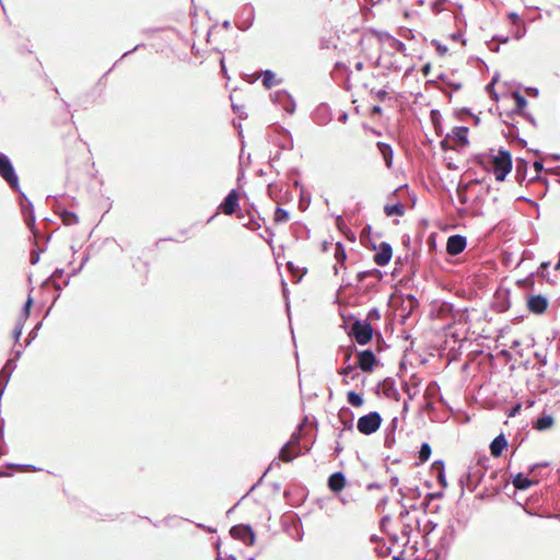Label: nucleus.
<instances>
[{"mask_svg":"<svg viewBox=\"0 0 560 560\" xmlns=\"http://www.w3.org/2000/svg\"><path fill=\"white\" fill-rule=\"evenodd\" d=\"M455 538H456V528L453 523H448L444 527L443 533H442L435 548L429 551V555H431L430 560L445 559L451 546L455 541Z\"/></svg>","mask_w":560,"mask_h":560,"instance_id":"nucleus-1","label":"nucleus"},{"mask_svg":"<svg viewBox=\"0 0 560 560\" xmlns=\"http://www.w3.org/2000/svg\"><path fill=\"white\" fill-rule=\"evenodd\" d=\"M353 325L349 329V336L354 339L360 346H365L371 342L374 336L373 327L368 320H362L352 316Z\"/></svg>","mask_w":560,"mask_h":560,"instance_id":"nucleus-2","label":"nucleus"},{"mask_svg":"<svg viewBox=\"0 0 560 560\" xmlns=\"http://www.w3.org/2000/svg\"><path fill=\"white\" fill-rule=\"evenodd\" d=\"M501 152L512 155L509 150L500 148L497 153H494V149H490L489 152L474 154L471 160L485 170L490 171L492 166L501 165L503 161H506V158H503Z\"/></svg>","mask_w":560,"mask_h":560,"instance_id":"nucleus-3","label":"nucleus"},{"mask_svg":"<svg viewBox=\"0 0 560 560\" xmlns=\"http://www.w3.org/2000/svg\"><path fill=\"white\" fill-rule=\"evenodd\" d=\"M0 177L11 189H19V176L11 159L0 152Z\"/></svg>","mask_w":560,"mask_h":560,"instance_id":"nucleus-4","label":"nucleus"},{"mask_svg":"<svg viewBox=\"0 0 560 560\" xmlns=\"http://www.w3.org/2000/svg\"><path fill=\"white\" fill-rule=\"evenodd\" d=\"M382 421L383 418L378 411H370L358 419L357 429L364 435H371L381 428Z\"/></svg>","mask_w":560,"mask_h":560,"instance_id":"nucleus-5","label":"nucleus"},{"mask_svg":"<svg viewBox=\"0 0 560 560\" xmlns=\"http://www.w3.org/2000/svg\"><path fill=\"white\" fill-rule=\"evenodd\" d=\"M485 477V469L481 467H468V470L459 478L462 487L460 497L464 495V489L475 491Z\"/></svg>","mask_w":560,"mask_h":560,"instance_id":"nucleus-6","label":"nucleus"},{"mask_svg":"<svg viewBox=\"0 0 560 560\" xmlns=\"http://www.w3.org/2000/svg\"><path fill=\"white\" fill-rule=\"evenodd\" d=\"M236 212H238V218H244L240 207V192L237 189H231L219 205L217 213L232 215Z\"/></svg>","mask_w":560,"mask_h":560,"instance_id":"nucleus-7","label":"nucleus"},{"mask_svg":"<svg viewBox=\"0 0 560 560\" xmlns=\"http://www.w3.org/2000/svg\"><path fill=\"white\" fill-rule=\"evenodd\" d=\"M230 535L237 540H241L246 546L255 544L256 535L249 524H237L231 527Z\"/></svg>","mask_w":560,"mask_h":560,"instance_id":"nucleus-8","label":"nucleus"},{"mask_svg":"<svg viewBox=\"0 0 560 560\" xmlns=\"http://www.w3.org/2000/svg\"><path fill=\"white\" fill-rule=\"evenodd\" d=\"M270 100L273 104L280 105L290 115L295 112V101L287 90H278L271 93Z\"/></svg>","mask_w":560,"mask_h":560,"instance_id":"nucleus-9","label":"nucleus"},{"mask_svg":"<svg viewBox=\"0 0 560 560\" xmlns=\"http://www.w3.org/2000/svg\"><path fill=\"white\" fill-rule=\"evenodd\" d=\"M358 362L357 366L363 372H373L375 365L380 363L375 353L371 349L357 351Z\"/></svg>","mask_w":560,"mask_h":560,"instance_id":"nucleus-10","label":"nucleus"},{"mask_svg":"<svg viewBox=\"0 0 560 560\" xmlns=\"http://www.w3.org/2000/svg\"><path fill=\"white\" fill-rule=\"evenodd\" d=\"M526 305L530 313L535 315H541L547 311L549 301L546 295L529 294L526 298Z\"/></svg>","mask_w":560,"mask_h":560,"instance_id":"nucleus-11","label":"nucleus"},{"mask_svg":"<svg viewBox=\"0 0 560 560\" xmlns=\"http://www.w3.org/2000/svg\"><path fill=\"white\" fill-rule=\"evenodd\" d=\"M467 246V238L460 234H453L448 236L446 242V253L451 256L462 254Z\"/></svg>","mask_w":560,"mask_h":560,"instance_id":"nucleus-12","label":"nucleus"},{"mask_svg":"<svg viewBox=\"0 0 560 560\" xmlns=\"http://www.w3.org/2000/svg\"><path fill=\"white\" fill-rule=\"evenodd\" d=\"M393 257V247L388 242H381L377 252L373 256V261L380 266L385 267L389 264Z\"/></svg>","mask_w":560,"mask_h":560,"instance_id":"nucleus-13","label":"nucleus"},{"mask_svg":"<svg viewBox=\"0 0 560 560\" xmlns=\"http://www.w3.org/2000/svg\"><path fill=\"white\" fill-rule=\"evenodd\" d=\"M20 207H21V212L23 214L26 226L31 230V232L33 233L35 238H37V235L39 232L36 229V224H35V211H34L33 202L31 200H28V201H25L24 203L20 205Z\"/></svg>","mask_w":560,"mask_h":560,"instance_id":"nucleus-14","label":"nucleus"},{"mask_svg":"<svg viewBox=\"0 0 560 560\" xmlns=\"http://www.w3.org/2000/svg\"><path fill=\"white\" fill-rule=\"evenodd\" d=\"M331 118V109L327 103L319 104L312 113V119L318 126H326Z\"/></svg>","mask_w":560,"mask_h":560,"instance_id":"nucleus-15","label":"nucleus"},{"mask_svg":"<svg viewBox=\"0 0 560 560\" xmlns=\"http://www.w3.org/2000/svg\"><path fill=\"white\" fill-rule=\"evenodd\" d=\"M501 155L503 158H506V161H503L501 165H495L493 167V174L495 177V180L498 182H504L506 176L511 173L513 168V159L512 155H506L505 152H501Z\"/></svg>","mask_w":560,"mask_h":560,"instance_id":"nucleus-16","label":"nucleus"},{"mask_svg":"<svg viewBox=\"0 0 560 560\" xmlns=\"http://www.w3.org/2000/svg\"><path fill=\"white\" fill-rule=\"evenodd\" d=\"M347 479L342 471L332 472L327 480V487L332 493H339L343 490Z\"/></svg>","mask_w":560,"mask_h":560,"instance_id":"nucleus-17","label":"nucleus"},{"mask_svg":"<svg viewBox=\"0 0 560 560\" xmlns=\"http://www.w3.org/2000/svg\"><path fill=\"white\" fill-rule=\"evenodd\" d=\"M338 418L341 424L343 425L342 431L339 433V436H341L342 432L346 430L352 431L353 429V421H354V413L349 407H341L338 412Z\"/></svg>","mask_w":560,"mask_h":560,"instance_id":"nucleus-18","label":"nucleus"},{"mask_svg":"<svg viewBox=\"0 0 560 560\" xmlns=\"http://www.w3.org/2000/svg\"><path fill=\"white\" fill-rule=\"evenodd\" d=\"M310 451V447H305V450H300L296 452H292L290 447V442H287L282 445L279 451V459L284 463H291L298 456H301Z\"/></svg>","mask_w":560,"mask_h":560,"instance_id":"nucleus-19","label":"nucleus"},{"mask_svg":"<svg viewBox=\"0 0 560 560\" xmlns=\"http://www.w3.org/2000/svg\"><path fill=\"white\" fill-rule=\"evenodd\" d=\"M65 275V270L62 268H56L55 271L42 283V287L52 285L57 290V294L54 299V302L57 301L60 296V291L62 287L57 282L58 279L62 278Z\"/></svg>","mask_w":560,"mask_h":560,"instance_id":"nucleus-20","label":"nucleus"},{"mask_svg":"<svg viewBox=\"0 0 560 560\" xmlns=\"http://www.w3.org/2000/svg\"><path fill=\"white\" fill-rule=\"evenodd\" d=\"M509 443L503 433L497 435L490 443L491 455L495 458L500 457L503 451L508 447Z\"/></svg>","mask_w":560,"mask_h":560,"instance_id":"nucleus-21","label":"nucleus"},{"mask_svg":"<svg viewBox=\"0 0 560 560\" xmlns=\"http://www.w3.org/2000/svg\"><path fill=\"white\" fill-rule=\"evenodd\" d=\"M54 208H55L56 212L59 214V217L62 220L63 224L72 225V224H77L79 222L78 214L72 212V211H70V210L61 208L59 206L57 199H56V205H54Z\"/></svg>","mask_w":560,"mask_h":560,"instance_id":"nucleus-22","label":"nucleus"},{"mask_svg":"<svg viewBox=\"0 0 560 560\" xmlns=\"http://www.w3.org/2000/svg\"><path fill=\"white\" fill-rule=\"evenodd\" d=\"M376 148L382 155L384 163L387 168H390L393 166V160H394V150L389 143L378 141L376 142Z\"/></svg>","mask_w":560,"mask_h":560,"instance_id":"nucleus-23","label":"nucleus"},{"mask_svg":"<svg viewBox=\"0 0 560 560\" xmlns=\"http://www.w3.org/2000/svg\"><path fill=\"white\" fill-rule=\"evenodd\" d=\"M468 132V127L456 126L453 128L452 133H448L447 137H452L453 140L457 141L462 147H467L469 144Z\"/></svg>","mask_w":560,"mask_h":560,"instance_id":"nucleus-24","label":"nucleus"},{"mask_svg":"<svg viewBox=\"0 0 560 560\" xmlns=\"http://www.w3.org/2000/svg\"><path fill=\"white\" fill-rule=\"evenodd\" d=\"M513 97H514V101H515V107L514 109L508 114L509 117H513L514 115H518L521 116L522 114H524L526 110V106L528 104L526 97L520 92V91H514L512 93Z\"/></svg>","mask_w":560,"mask_h":560,"instance_id":"nucleus-25","label":"nucleus"},{"mask_svg":"<svg viewBox=\"0 0 560 560\" xmlns=\"http://www.w3.org/2000/svg\"><path fill=\"white\" fill-rule=\"evenodd\" d=\"M512 482L515 488L514 495L516 494V490H527L530 486L537 483V481L528 478V476L524 472H517L513 477Z\"/></svg>","mask_w":560,"mask_h":560,"instance_id":"nucleus-26","label":"nucleus"},{"mask_svg":"<svg viewBox=\"0 0 560 560\" xmlns=\"http://www.w3.org/2000/svg\"><path fill=\"white\" fill-rule=\"evenodd\" d=\"M555 423V419L549 413H541L536 420L533 422V429L537 431H546L550 429Z\"/></svg>","mask_w":560,"mask_h":560,"instance_id":"nucleus-27","label":"nucleus"},{"mask_svg":"<svg viewBox=\"0 0 560 560\" xmlns=\"http://www.w3.org/2000/svg\"><path fill=\"white\" fill-rule=\"evenodd\" d=\"M511 306V303H510V291L506 290L502 293H498L495 295V300L493 302V307L502 313V312H505L506 310H509Z\"/></svg>","mask_w":560,"mask_h":560,"instance_id":"nucleus-28","label":"nucleus"},{"mask_svg":"<svg viewBox=\"0 0 560 560\" xmlns=\"http://www.w3.org/2000/svg\"><path fill=\"white\" fill-rule=\"evenodd\" d=\"M508 132L504 133V137L510 141V142H516L517 144H520L522 148H525L527 145V141L523 138L520 137L518 135V128L515 124L511 122L508 125Z\"/></svg>","mask_w":560,"mask_h":560,"instance_id":"nucleus-29","label":"nucleus"},{"mask_svg":"<svg viewBox=\"0 0 560 560\" xmlns=\"http://www.w3.org/2000/svg\"><path fill=\"white\" fill-rule=\"evenodd\" d=\"M432 469L436 470V481L442 488L447 487V480L445 475L444 462L442 459L434 460L432 463Z\"/></svg>","mask_w":560,"mask_h":560,"instance_id":"nucleus-30","label":"nucleus"},{"mask_svg":"<svg viewBox=\"0 0 560 560\" xmlns=\"http://www.w3.org/2000/svg\"><path fill=\"white\" fill-rule=\"evenodd\" d=\"M527 166V160L523 158H516L515 178L518 184H523V182L526 179Z\"/></svg>","mask_w":560,"mask_h":560,"instance_id":"nucleus-31","label":"nucleus"},{"mask_svg":"<svg viewBox=\"0 0 560 560\" xmlns=\"http://www.w3.org/2000/svg\"><path fill=\"white\" fill-rule=\"evenodd\" d=\"M384 277L383 271H381L378 268H372L369 270L359 271L357 273V281L363 282L366 278H374L376 281H381Z\"/></svg>","mask_w":560,"mask_h":560,"instance_id":"nucleus-32","label":"nucleus"},{"mask_svg":"<svg viewBox=\"0 0 560 560\" xmlns=\"http://www.w3.org/2000/svg\"><path fill=\"white\" fill-rule=\"evenodd\" d=\"M383 384H384V394H385V396L388 397V398H393V399L398 400L400 395H399V392H398V389L396 387L394 378L386 377L383 381Z\"/></svg>","mask_w":560,"mask_h":560,"instance_id":"nucleus-33","label":"nucleus"},{"mask_svg":"<svg viewBox=\"0 0 560 560\" xmlns=\"http://www.w3.org/2000/svg\"><path fill=\"white\" fill-rule=\"evenodd\" d=\"M384 212L387 217H402L405 214V206L400 201L395 203H387L384 207Z\"/></svg>","mask_w":560,"mask_h":560,"instance_id":"nucleus-34","label":"nucleus"},{"mask_svg":"<svg viewBox=\"0 0 560 560\" xmlns=\"http://www.w3.org/2000/svg\"><path fill=\"white\" fill-rule=\"evenodd\" d=\"M355 369H359V368L357 366V364L348 363V364H345V365H343V366L338 371V373H339L340 375H342V376H343L342 382H343L345 384H347V385L349 384L348 377H351V380H354L357 376H359V374H358V373H354Z\"/></svg>","mask_w":560,"mask_h":560,"instance_id":"nucleus-35","label":"nucleus"},{"mask_svg":"<svg viewBox=\"0 0 560 560\" xmlns=\"http://www.w3.org/2000/svg\"><path fill=\"white\" fill-rule=\"evenodd\" d=\"M261 78H262V85L267 90L271 89L272 86H275L281 82V80H276V74L270 69L264 70L261 72Z\"/></svg>","mask_w":560,"mask_h":560,"instance_id":"nucleus-36","label":"nucleus"},{"mask_svg":"<svg viewBox=\"0 0 560 560\" xmlns=\"http://www.w3.org/2000/svg\"><path fill=\"white\" fill-rule=\"evenodd\" d=\"M432 454L431 445L428 442H423L420 445V448L418 451V463L417 465L424 464L427 460H429L430 456Z\"/></svg>","mask_w":560,"mask_h":560,"instance_id":"nucleus-37","label":"nucleus"},{"mask_svg":"<svg viewBox=\"0 0 560 560\" xmlns=\"http://www.w3.org/2000/svg\"><path fill=\"white\" fill-rule=\"evenodd\" d=\"M420 252H421L420 247L419 248H415L411 254H406L405 257H404L406 262H410V273L412 276L416 275V272H417L418 264L416 262V260L419 259Z\"/></svg>","mask_w":560,"mask_h":560,"instance_id":"nucleus-38","label":"nucleus"},{"mask_svg":"<svg viewBox=\"0 0 560 560\" xmlns=\"http://www.w3.org/2000/svg\"><path fill=\"white\" fill-rule=\"evenodd\" d=\"M347 401L352 407L359 408V407L363 406L364 398H363L362 394L357 393L355 390H349L347 393Z\"/></svg>","mask_w":560,"mask_h":560,"instance_id":"nucleus-39","label":"nucleus"},{"mask_svg":"<svg viewBox=\"0 0 560 560\" xmlns=\"http://www.w3.org/2000/svg\"><path fill=\"white\" fill-rule=\"evenodd\" d=\"M334 256L337 262H339L343 268H346L345 262L347 260V252L345 245L341 242L336 243Z\"/></svg>","mask_w":560,"mask_h":560,"instance_id":"nucleus-40","label":"nucleus"},{"mask_svg":"<svg viewBox=\"0 0 560 560\" xmlns=\"http://www.w3.org/2000/svg\"><path fill=\"white\" fill-rule=\"evenodd\" d=\"M533 168L536 175L530 179V182H544L545 184H547V178L541 176V173L545 171L544 163L540 160H536L533 163Z\"/></svg>","mask_w":560,"mask_h":560,"instance_id":"nucleus-41","label":"nucleus"},{"mask_svg":"<svg viewBox=\"0 0 560 560\" xmlns=\"http://www.w3.org/2000/svg\"><path fill=\"white\" fill-rule=\"evenodd\" d=\"M311 200H312L311 194L304 187H301L299 209L301 211H305L308 208Z\"/></svg>","mask_w":560,"mask_h":560,"instance_id":"nucleus-42","label":"nucleus"},{"mask_svg":"<svg viewBox=\"0 0 560 560\" xmlns=\"http://www.w3.org/2000/svg\"><path fill=\"white\" fill-rule=\"evenodd\" d=\"M430 120L438 133L442 132V115L439 109L430 110Z\"/></svg>","mask_w":560,"mask_h":560,"instance_id":"nucleus-43","label":"nucleus"},{"mask_svg":"<svg viewBox=\"0 0 560 560\" xmlns=\"http://www.w3.org/2000/svg\"><path fill=\"white\" fill-rule=\"evenodd\" d=\"M290 219V212L281 207H277L273 214V221L277 224L285 223Z\"/></svg>","mask_w":560,"mask_h":560,"instance_id":"nucleus-44","label":"nucleus"},{"mask_svg":"<svg viewBox=\"0 0 560 560\" xmlns=\"http://www.w3.org/2000/svg\"><path fill=\"white\" fill-rule=\"evenodd\" d=\"M15 368H16V362L14 359H9L5 362V364L3 365L2 370H1L2 374H4V373L7 374L3 384H5V385L8 384L9 380L11 377V374L15 370Z\"/></svg>","mask_w":560,"mask_h":560,"instance_id":"nucleus-45","label":"nucleus"},{"mask_svg":"<svg viewBox=\"0 0 560 560\" xmlns=\"http://www.w3.org/2000/svg\"><path fill=\"white\" fill-rule=\"evenodd\" d=\"M535 272H530L525 278L517 280V285L523 287L529 290H534L535 288V281H534Z\"/></svg>","mask_w":560,"mask_h":560,"instance_id":"nucleus-46","label":"nucleus"},{"mask_svg":"<svg viewBox=\"0 0 560 560\" xmlns=\"http://www.w3.org/2000/svg\"><path fill=\"white\" fill-rule=\"evenodd\" d=\"M247 214H248V221L244 223V226L252 231L259 230L260 223L258 222L256 214L250 211H247Z\"/></svg>","mask_w":560,"mask_h":560,"instance_id":"nucleus-47","label":"nucleus"},{"mask_svg":"<svg viewBox=\"0 0 560 560\" xmlns=\"http://www.w3.org/2000/svg\"><path fill=\"white\" fill-rule=\"evenodd\" d=\"M280 129H281V133H283L288 139L287 142L279 143L280 149L292 150L293 149V138H292L291 132L283 127H280Z\"/></svg>","mask_w":560,"mask_h":560,"instance_id":"nucleus-48","label":"nucleus"},{"mask_svg":"<svg viewBox=\"0 0 560 560\" xmlns=\"http://www.w3.org/2000/svg\"><path fill=\"white\" fill-rule=\"evenodd\" d=\"M444 493L443 491H436V492H429L427 493L423 502H422V506L424 509V511L428 509V506L430 505L431 501H434V500H438V499H441L443 498Z\"/></svg>","mask_w":560,"mask_h":560,"instance_id":"nucleus-49","label":"nucleus"},{"mask_svg":"<svg viewBox=\"0 0 560 560\" xmlns=\"http://www.w3.org/2000/svg\"><path fill=\"white\" fill-rule=\"evenodd\" d=\"M527 28L524 22L514 25L513 37L517 40L522 39L526 35Z\"/></svg>","mask_w":560,"mask_h":560,"instance_id":"nucleus-50","label":"nucleus"},{"mask_svg":"<svg viewBox=\"0 0 560 560\" xmlns=\"http://www.w3.org/2000/svg\"><path fill=\"white\" fill-rule=\"evenodd\" d=\"M46 250V247H38L37 244H35V248L31 252L30 262L32 265H36L39 261L40 254Z\"/></svg>","mask_w":560,"mask_h":560,"instance_id":"nucleus-51","label":"nucleus"},{"mask_svg":"<svg viewBox=\"0 0 560 560\" xmlns=\"http://www.w3.org/2000/svg\"><path fill=\"white\" fill-rule=\"evenodd\" d=\"M418 385H419V382H417L415 384L413 388H412L407 382H404L402 390L407 394L408 400L413 399L415 396L417 395V393H418V390H417Z\"/></svg>","mask_w":560,"mask_h":560,"instance_id":"nucleus-52","label":"nucleus"},{"mask_svg":"<svg viewBox=\"0 0 560 560\" xmlns=\"http://www.w3.org/2000/svg\"><path fill=\"white\" fill-rule=\"evenodd\" d=\"M454 115L458 120H465L467 117L474 116V113L469 107H462L456 109Z\"/></svg>","mask_w":560,"mask_h":560,"instance_id":"nucleus-53","label":"nucleus"},{"mask_svg":"<svg viewBox=\"0 0 560 560\" xmlns=\"http://www.w3.org/2000/svg\"><path fill=\"white\" fill-rule=\"evenodd\" d=\"M24 324L25 323H23L22 320H16V323H15V327L12 331V338L14 339L15 342H19V340L22 336Z\"/></svg>","mask_w":560,"mask_h":560,"instance_id":"nucleus-54","label":"nucleus"},{"mask_svg":"<svg viewBox=\"0 0 560 560\" xmlns=\"http://www.w3.org/2000/svg\"><path fill=\"white\" fill-rule=\"evenodd\" d=\"M488 463H489V457L487 455L482 454V455H479L477 457L476 463L470 466L471 467H481L482 469H485V474H486L487 469H488Z\"/></svg>","mask_w":560,"mask_h":560,"instance_id":"nucleus-55","label":"nucleus"},{"mask_svg":"<svg viewBox=\"0 0 560 560\" xmlns=\"http://www.w3.org/2000/svg\"><path fill=\"white\" fill-rule=\"evenodd\" d=\"M268 195L271 199L276 200L281 192V187L278 184L270 183L267 187Z\"/></svg>","mask_w":560,"mask_h":560,"instance_id":"nucleus-56","label":"nucleus"},{"mask_svg":"<svg viewBox=\"0 0 560 560\" xmlns=\"http://www.w3.org/2000/svg\"><path fill=\"white\" fill-rule=\"evenodd\" d=\"M523 509H524L525 513L530 515V516H539V517H545V518H557V517H559V515H553V514H550V513H547V512H544V513L535 512V511L528 509L526 505Z\"/></svg>","mask_w":560,"mask_h":560,"instance_id":"nucleus-57","label":"nucleus"},{"mask_svg":"<svg viewBox=\"0 0 560 560\" xmlns=\"http://www.w3.org/2000/svg\"><path fill=\"white\" fill-rule=\"evenodd\" d=\"M301 433L299 431H295L292 433L290 440L288 442H290V447H298L300 450H303L300 442H301Z\"/></svg>","mask_w":560,"mask_h":560,"instance_id":"nucleus-58","label":"nucleus"},{"mask_svg":"<svg viewBox=\"0 0 560 560\" xmlns=\"http://www.w3.org/2000/svg\"><path fill=\"white\" fill-rule=\"evenodd\" d=\"M431 45L435 47L436 49V52L440 55V56H445L448 51V48L447 46H445L444 44H442L440 40L438 39H432L431 40Z\"/></svg>","mask_w":560,"mask_h":560,"instance_id":"nucleus-59","label":"nucleus"},{"mask_svg":"<svg viewBox=\"0 0 560 560\" xmlns=\"http://www.w3.org/2000/svg\"><path fill=\"white\" fill-rule=\"evenodd\" d=\"M377 556L381 558H385L392 553V547L386 546L385 541L381 542V546L376 549Z\"/></svg>","mask_w":560,"mask_h":560,"instance_id":"nucleus-60","label":"nucleus"},{"mask_svg":"<svg viewBox=\"0 0 560 560\" xmlns=\"http://www.w3.org/2000/svg\"><path fill=\"white\" fill-rule=\"evenodd\" d=\"M549 266H550V261H542L537 270V275L540 276L541 278L546 279L547 281H549V278H548Z\"/></svg>","mask_w":560,"mask_h":560,"instance_id":"nucleus-61","label":"nucleus"},{"mask_svg":"<svg viewBox=\"0 0 560 560\" xmlns=\"http://www.w3.org/2000/svg\"><path fill=\"white\" fill-rule=\"evenodd\" d=\"M381 318V312L377 307H372L368 314L366 318L364 320H368V323L371 324L372 320H377Z\"/></svg>","mask_w":560,"mask_h":560,"instance_id":"nucleus-62","label":"nucleus"},{"mask_svg":"<svg viewBox=\"0 0 560 560\" xmlns=\"http://www.w3.org/2000/svg\"><path fill=\"white\" fill-rule=\"evenodd\" d=\"M390 46L397 50L398 52L405 54L406 51V45L404 42L393 37L390 40Z\"/></svg>","mask_w":560,"mask_h":560,"instance_id":"nucleus-63","label":"nucleus"},{"mask_svg":"<svg viewBox=\"0 0 560 560\" xmlns=\"http://www.w3.org/2000/svg\"><path fill=\"white\" fill-rule=\"evenodd\" d=\"M436 232H432L429 234L428 238H427V245L429 247V250L430 252H433L436 249Z\"/></svg>","mask_w":560,"mask_h":560,"instance_id":"nucleus-64","label":"nucleus"}]
</instances>
